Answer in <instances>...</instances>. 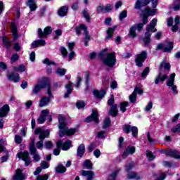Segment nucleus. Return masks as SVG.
I'll return each instance as SVG.
<instances>
[{
	"label": "nucleus",
	"mask_w": 180,
	"mask_h": 180,
	"mask_svg": "<svg viewBox=\"0 0 180 180\" xmlns=\"http://www.w3.org/2000/svg\"><path fill=\"white\" fill-rule=\"evenodd\" d=\"M51 99L49 97L44 96L39 100V108H44V106H47L50 102Z\"/></svg>",
	"instance_id": "nucleus-23"
},
{
	"label": "nucleus",
	"mask_w": 180,
	"mask_h": 180,
	"mask_svg": "<svg viewBox=\"0 0 180 180\" xmlns=\"http://www.w3.org/2000/svg\"><path fill=\"white\" fill-rule=\"evenodd\" d=\"M117 29V25H114L112 27H109L107 31V35H106V39L107 40H109V39H112L113 37V34L115 33V30Z\"/></svg>",
	"instance_id": "nucleus-25"
},
{
	"label": "nucleus",
	"mask_w": 180,
	"mask_h": 180,
	"mask_svg": "<svg viewBox=\"0 0 180 180\" xmlns=\"http://www.w3.org/2000/svg\"><path fill=\"white\" fill-rule=\"evenodd\" d=\"M9 112V105H4L1 108H0V117H5Z\"/></svg>",
	"instance_id": "nucleus-32"
},
{
	"label": "nucleus",
	"mask_w": 180,
	"mask_h": 180,
	"mask_svg": "<svg viewBox=\"0 0 180 180\" xmlns=\"http://www.w3.org/2000/svg\"><path fill=\"white\" fill-rule=\"evenodd\" d=\"M174 82H175V73H172L169 76V79L167 82V86H171L172 91H173L174 95H176V94H178V90H176V86L174 84Z\"/></svg>",
	"instance_id": "nucleus-13"
},
{
	"label": "nucleus",
	"mask_w": 180,
	"mask_h": 180,
	"mask_svg": "<svg viewBox=\"0 0 180 180\" xmlns=\"http://www.w3.org/2000/svg\"><path fill=\"white\" fill-rule=\"evenodd\" d=\"M43 64H46V65H56V62L51 61L46 58L43 60Z\"/></svg>",
	"instance_id": "nucleus-54"
},
{
	"label": "nucleus",
	"mask_w": 180,
	"mask_h": 180,
	"mask_svg": "<svg viewBox=\"0 0 180 180\" xmlns=\"http://www.w3.org/2000/svg\"><path fill=\"white\" fill-rule=\"evenodd\" d=\"M150 72V68L149 67H146L143 71L141 73V77L143 79H146V78H147V75H148V73Z\"/></svg>",
	"instance_id": "nucleus-47"
},
{
	"label": "nucleus",
	"mask_w": 180,
	"mask_h": 180,
	"mask_svg": "<svg viewBox=\"0 0 180 180\" xmlns=\"http://www.w3.org/2000/svg\"><path fill=\"white\" fill-rule=\"evenodd\" d=\"M53 32V28L50 26H47L43 30L41 28L38 29V37L39 39H46L49 34H51Z\"/></svg>",
	"instance_id": "nucleus-10"
},
{
	"label": "nucleus",
	"mask_w": 180,
	"mask_h": 180,
	"mask_svg": "<svg viewBox=\"0 0 180 180\" xmlns=\"http://www.w3.org/2000/svg\"><path fill=\"white\" fill-rule=\"evenodd\" d=\"M46 11H47V6H42V8L40 10L39 16L40 18H43V16H44V15L46 14Z\"/></svg>",
	"instance_id": "nucleus-55"
},
{
	"label": "nucleus",
	"mask_w": 180,
	"mask_h": 180,
	"mask_svg": "<svg viewBox=\"0 0 180 180\" xmlns=\"http://www.w3.org/2000/svg\"><path fill=\"white\" fill-rule=\"evenodd\" d=\"M72 144V142L70 140H67L65 143H63V141L61 140L58 141L56 143V146L58 148L61 147L62 150L64 151H67V150H70V148L71 147V145Z\"/></svg>",
	"instance_id": "nucleus-16"
},
{
	"label": "nucleus",
	"mask_w": 180,
	"mask_h": 180,
	"mask_svg": "<svg viewBox=\"0 0 180 180\" xmlns=\"http://www.w3.org/2000/svg\"><path fill=\"white\" fill-rule=\"evenodd\" d=\"M13 70L17 72H25V68L23 65H20L19 66H14Z\"/></svg>",
	"instance_id": "nucleus-41"
},
{
	"label": "nucleus",
	"mask_w": 180,
	"mask_h": 180,
	"mask_svg": "<svg viewBox=\"0 0 180 180\" xmlns=\"http://www.w3.org/2000/svg\"><path fill=\"white\" fill-rule=\"evenodd\" d=\"M67 92L64 95V98H70V95L72 94V82H69L68 84L65 86Z\"/></svg>",
	"instance_id": "nucleus-30"
},
{
	"label": "nucleus",
	"mask_w": 180,
	"mask_h": 180,
	"mask_svg": "<svg viewBox=\"0 0 180 180\" xmlns=\"http://www.w3.org/2000/svg\"><path fill=\"white\" fill-rule=\"evenodd\" d=\"M31 46H46V41L44 39H38L34 41Z\"/></svg>",
	"instance_id": "nucleus-39"
},
{
	"label": "nucleus",
	"mask_w": 180,
	"mask_h": 180,
	"mask_svg": "<svg viewBox=\"0 0 180 180\" xmlns=\"http://www.w3.org/2000/svg\"><path fill=\"white\" fill-rule=\"evenodd\" d=\"M82 16L86 18V22H88V23H91V16L89 15V13H88V11H86V10L83 11Z\"/></svg>",
	"instance_id": "nucleus-44"
},
{
	"label": "nucleus",
	"mask_w": 180,
	"mask_h": 180,
	"mask_svg": "<svg viewBox=\"0 0 180 180\" xmlns=\"http://www.w3.org/2000/svg\"><path fill=\"white\" fill-rule=\"evenodd\" d=\"M48 79L49 78L44 77L41 83H38L33 86L32 94L34 95H37V94H39L41 89H44V88H46V84L47 83Z\"/></svg>",
	"instance_id": "nucleus-8"
},
{
	"label": "nucleus",
	"mask_w": 180,
	"mask_h": 180,
	"mask_svg": "<svg viewBox=\"0 0 180 180\" xmlns=\"http://www.w3.org/2000/svg\"><path fill=\"white\" fill-rule=\"evenodd\" d=\"M174 46H158L156 50H161L163 53H171Z\"/></svg>",
	"instance_id": "nucleus-31"
},
{
	"label": "nucleus",
	"mask_w": 180,
	"mask_h": 180,
	"mask_svg": "<svg viewBox=\"0 0 180 180\" xmlns=\"http://www.w3.org/2000/svg\"><path fill=\"white\" fill-rule=\"evenodd\" d=\"M83 165L86 169H92V162L89 160H86Z\"/></svg>",
	"instance_id": "nucleus-42"
},
{
	"label": "nucleus",
	"mask_w": 180,
	"mask_h": 180,
	"mask_svg": "<svg viewBox=\"0 0 180 180\" xmlns=\"http://www.w3.org/2000/svg\"><path fill=\"white\" fill-rule=\"evenodd\" d=\"M45 88H46L47 89V94L49 95V96L51 97L53 96V94L51 93V86H50V79H49L46 81V84H45Z\"/></svg>",
	"instance_id": "nucleus-40"
},
{
	"label": "nucleus",
	"mask_w": 180,
	"mask_h": 180,
	"mask_svg": "<svg viewBox=\"0 0 180 180\" xmlns=\"http://www.w3.org/2000/svg\"><path fill=\"white\" fill-rule=\"evenodd\" d=\"M141 19H142V22H139L136 25V27L139 32H141V30H143V27L144 25H147V23H148V21L147 20L146 21V20L143 18H141Z\"/></svg>",
	"instance_id": "nucleus-35"
},
{
	"label": "nucleus",
	"mask_w": 180,
	"mask_h": 180,
	"mask_svg": "<svg viewBox=\"0 0 180 180\" xmlns=\"http://www.w3.org/2000/svg\"><path fill=\"white\" fill-rule=\"evenodd\" d=\"M65 72L66 70L64 68H58L56 70V74H58V75H60V77L65 75Z\"/></svg>",
	"instance_id": "nucleus-53"
},
{
	"label": "nucleus",
	"mask_w": 180,
	"mask_h": 180,
	"mask_svg": "<svg viewBox=\"0 0 180 180\" xmlns=\"http://www.w3.org/2000/svg\"><path fill=\"white\" fill-rule=\"evenodd\" d=\"M107 53L108 49H104L97 54V57H98V58H101V60L103 61V58H105L106 57V55L108 54Z\"/></svg>",
	"instance_id": "nucleus-38"
},
{
	"label": "nucleus",
	"mask_w": 180,
	"mask_h": 180,
	"mask_svg": "<svg viewBox=\"0 0 180 180\" xmlns=\"http://www.w3.org/2000/svg\"><path fill=\"white\" fill-rule=\"evenodd\" d=\"M56 171L58 174H64V172H66L67 168H65V167L63 166V165H58L56 167Z\"/></svg>",
	"instance_id": "nucleus-37"
},
{
	"label": "nucleus",
	"mask_w": 180,
	"mask_h": 180,
	"mask_svg": "<svg viewBox=\"0 0 180 180\" xmlns=\"http://www.w3.org/2000/svg\"><path fill=\"white\" fill-rule=\"evenodd\" d=\"M18 60H19V55H18V53H15V54L12 55V56L11 58V64H13V63H16V61H18Z\"/></svg>",
	"instance_id": "nucleus-57"
},
{
	"label": "nucleus",
	"mask_w": 180,
	"mask_h": 180,
	"mask_svg": "<svg viewBox=\"0 0 180 180\" xmlns=\"http://www.w3.org/2000/svg\"><path fill=\"white\" fill-rule=\"evenodd\" d=\"M146 156L148 158V161H153L154 158H155V155H153V152L150 150H146Z\"/></svg>",
	"instance_id": "nucleus-49"
},
{
	"label": "nucleus",
	"mask_w": 180,
	"mask_h": 180,
	"mask_svg": "<svg viewBox=\"0 0 180 180\" xmlns=\"http://www.w3.org/2000/svg\"><path fill=\"white\" fill-rule=\"evenodd\" d=\"M37 122L39 124H42V123H44L46 122V117L40 115L38 119L37 120Z\"/></svg>",
	"instance_id": "nucleus-62"
},
{
	"label": "nucleus",
	"mask_w": 180,
	"mask_h": 180,
	"mask_svg": "<svg viewBox=\"0 0 180 180\" xmlns=\"http://www.w3.org/2000/svg\"><path fill=\"white\" fill-rule=\"evenodd\" d=\"M67 13H68V7L67 6H63L58 10V15L60 16V18L67 16Z\"/></svg>",
	"instance_id": "nucleus-24"
},
{
	"label": "nucleus",
	"mask_w": 180,
	"mask_h": 180,
	"mask_svg": "<svg viewBox=\"0 0 180 180\" xmlns=\"http://www.w3.org/2000/svg\"><path fill=\"white\" fill-rule=\"evenodd\" d=\"M34 134H39V141L37 143V148L40 149L43 147V141L44 139L50 136V131L49 129H43L41 128H37L34 131Z\"/></svg>",
	"instance_id": "nucleus-2"
},
{
	"label": "nucleus",
	"mask_w": 180,
	"mask_h": 180,
	"mask_svg": "<svg viewBox=\"0 0 180 180\" xmlns=\"http://www.w3.org/2000/svg\"><path fill=\"white\" fill-rule=\"evenodd\" d=\"M27 6H29L31 12H34L37 9V4L36 3H27Z\"/></svg>",
	"instance_id": "nucleus-43"
},
{
	"label": "nucleus",
	"mask_w": 180,
	"mask_h": 180,
	"mask_svg": "<svg viewBox=\"0 0 180 180\" xmlns=\"http://www.w3.org/2000/svg\"><path fill=\"white\" fill-rule=\"evenodd\" d=\"M44 147L47 148V150H51V148H53V143H51L50 141H48L45 142Z\"/></svg>",
	"instance_id": "nucleus-59"
},
{
	"label": "nucleus",
	"mask_w": 180,
	"mask_h": 180,
	"mask_svg": "<svg viewBox=\"0 0 180 180\" xmlns=\"http://www.w3.org/2000/svg\"><path fill=\"white\" fill-rule=\"evenodd\" d=\"M158 21V20H157V18L152 19L150 22L146 26V27H154L157 26Z\"/></svg>",
	"instance_id": "nucleus-51"
},
{
	"label": "nucleus",
	"mask_w": 180,
	"mask_h": 180,
	"mask_svg": "<svg viewBox=\"0 0 180 180\" xmlns=\"http://www.w3.org/2000/svg\"><path fill=\"white\" fill-rule=\"evenodd\" d=\"M172 133H177L180 136V124H178L174 128H172Z\"/></svg>",
	"instance_id": "nucleus-60"
},
{
	"label": "nucleus",
	"mask_w": 180,
	"mask_h": 180,
	"mask_svg": "<svg viewBox=\"0 0 180 180\" xmlns=\"http://www.w3.org/2000/svg\"><path fill=\"white\" fill-rule=\"evenodd\" d=\"M127 179H136V180H140L141 178H143L140 174L134 172H131L128 174L127 175Z\"/></svg>",
	"instance_id": "nucleus-33"
},
{
	"label": "nucleus",
	"mask_w": 180,
	"mask_h": 180,
	"mask_svg": "<svg viewBox=\"0 0 180 180\" xmlns=\"http://www.w3.org/2000/svg\"><path fill=\"white\" fill-rule=\"evenodd\" d=\"M5 139H0V153L5 151L6 148L4 147L5 146Z\"/></svg>",
	"instance_id": "nucleus-61"
},
{
	"label": "nucleus",
	"mask_w": 180,
	"mask_h": 180,
	"mask_svg": "<svg viewBox=\"0 0 180 180\" xmlns=\"http://www.w3.org/2000/svg\"><path fill=\"white\" fill-rule=\"evenodd\" d=\"M127 106H129V102L121 103L120 111L123 112H126V108H127Z\"/></svg>",
	"instance_id": "nucleus-52"
},
{
	"label": "nucleus",
	"mask_w": 180,
	"mask_h": 180,
	"mask_svg": "<svg viewBox=\"0 0 180 180\" xmlns=\"http://www.w3.org/2000/svg\"><path fill=\"white\" fill-rule=\"evenodd\" d=\"M103 63L107 67L112 68L116 65V53L112 52L106 54L105 57L103 58Z\"/></svg>",
	"instance_id": "nucleus-4"
},
{
	"label": "nucleus",
	"mask_w": 180,
	"mask_h": 180,
	"mask_svg": "<svg viewBox=\"0 0 180 180\" xmlns=\"http://www.w3.org/2000/svg\"><path fill=\"white\" fill-rule=\"evenodd\" d=\"M150 2H152V8H157L158 0H136L134 5V9L141 11V8L147 6Z\"/></svg>",
	"instance_id": "nucleus-3"
},
{
	"label": "nucleus",
	"mask_w": 180,
	"mask_h": 180,
	"mask_svg": "<svg viewBox=\"0 0 180 180\" xmlns=\"http://www.w3.org/2000/svg\"><path fill=\"white\" fill-rule=\"evenodd\" d=\"M167 157H172L176 160H180V152L176 150H169V153H167Z\"/></svg>",
	"instance_id": "nucleus-26"
},
{
	"label": "nucleus",
	"mask_w": 180,
	"mask_h": 180,
	"mask_svg": "<svg viewBox=\"0 0 180 180\" xmlns=\"http://www.w3.org/2000/svg\"><path fill=\"white\" fill-rule=\"evenodd\" d=\"M7 78L10 81H13V82H19V81H20V77L18 73H14V72L8 73Z\"/></svg>",
	"instance_id": "nucleus-20"
},
{
	"label": "nucleus",
	"mask_w": 180,
	"mask_h": 180,
	"mask_svg": "<svg viewBox=\"0 0 180 180\" xmlns=\"http://www.w3.org/2000/svg\"><path fill=\"white\" fill-rule=\"evenodd\" d=\"M81 174L82 176H86L87 180L94 179V176L95 175V172H94V171L82 170Z\"/></svg>",
	"instance_id": "nucleus-22"
},
{
	"label": "nucleus",
	"mask_w": 180,
	"mask_h": 180,
	"mask_svg": "<svg viewBox=\"0 0 180 180\" xmlns=\"http://www.w3.org/2000/svg\"><path fill=\"white\" fill-rule=\"evenodd\" d=\"M84 154H85V145L84 143H82L77 148V157H80V158H82Z\"/></svg>",
	"instance_id": "nucleus-29"
},
{
	"label": "nucleus",
	"mask_w": 180,
	"mask_h": 180,
	"mask_svg": "<svg viewBox=\"0 0 180 180\" xmlns=\"http://www.w3.org/2000/svg\"><path fill=\"white\" fill-rule=\"evenodd\" d=\"M129 101L131 103H136V101H137V94L133 91L129 96Z\"/></svg>",
	"instance_id": "nucleus-45"
},
{
	"label": "nucleus",
	"mask_w": 180,
	"mask_h": 180,
	"mask_svg": "<svg viewBox=\"0 0 180 180\" xmlns=\"http://www.w3.org/2000/svg\"><path fill=\"white\" fill-rule=\"evenodd\" d=\"M86 29V25L85 24H80L79 26L75 27V30L76 34L79 35L81 34V31Z\"/></svg>",
	"instance_id": "nucleus-36"
},
{
	"label": "nucleus",
	"mask_w": 180,
	"mask_h": 180,
	"mask_svg": "<svg viewBox=\"0 0 180 180\" xmlns=\"http://www.w3.org/2000/svg\"><path fill=\"white\" fill-rule=\"evenodd\" d=\"M112 9H113V6H112L110 4H107L106 6H104L105 13L110 12Z\"/></svg>",
	"instance_id": "nucleus-58"
},
{
	"label": "nucleus",
	"mask_w": 180,
	"mask_h": 180,
	"mask_svg": "<svg viewBox=\"0 0 180 180\" xmlns=\"http://www.w3.org/2000/svg\"><path fill=\"white\" fill-rule=\"evenodd\" d=\"M142 13L140 14V18H143L147 22H148L149 16H154L157 13V9L155 8H150L148 6L145 7L143 10L141 11Z\"/></svg>",
	"instance_id": "nucleus-6"
},
{
	"label": "nucleus",
	"mask_w": 180,
	"mask_h": 180,
	"mask_svg": "<svg viewBox=\"0 0 180 180\" xmlns=\"http://www.w3.org/2000/svg\"><path fill=\"white\" fill-rule=\"evenodd\" d=\"M125 18H127V10L122 11L120 14V20H123Z\"/></svg>",
	"instance_id": "nucleus-56"
},
{
	"label": "nucleus",
	"mask_w": 180,
	"mask_h": 180,
	"mask_svg": "<svg viewBox=\"0 0 180 180\" xmlns=\"http://www.w3.org/2000/svg\"><path fill=\"white\" fill-rule=\"evenodd\" d=\"M108 103L109 106H111L108 112L109 115H111V116L113 117L117 116V105H113V103H115V97H113V95H112L108 101Z\"/></svg>",
	"instance_id": "nucleus-7"
},
{
	"label": "nucleus",
	"mask_w": 180,
	"mask_h": 180,
	"mask_svg": "<svg viewBox=\"0 0 180 180\" xmlns=\"http://www.w3.org/2000/svg\"><path fill=\"white\" fill-rule=\"evenodd\" d=\"M58 122L59 124L58 129L59 131V136L60 137H64V136H72L75 134L77 129H68L67 127V122H65V117L63 115H59L58 116Z\"/></svg>",
	"instance_id": "nucleus-1"
},
{
	"label": "nucleus",
	"mask_w": 180,
	"mask_h": 180,
	"mask_svg": "<svg viewBox=\"0 0 180 180\" xmlns=\"http://www.w3.org/2000/svg\"><path fill=\"white\" fill-rule=\"evenodd\" d=\"M112 124V122L110 121V118L106 117L105 120H104V124L103 126V129H106L109 127Z\"/></svg>",
	"instance_id": "nucleus-48"
},
{
	"label": "nucleus",
	"mask_w": 180,
	"mask_h": 180,
	"mask_svg": "<svg viewBox=\"0 0 180 180\" xmlns=\"http://www.w3.org/2000/svg\"><path fill=\"white\" fill-rule=\"evenodd\" d=\"M147 59V52L146 51H143L141 53L136 55L135 58L136 65L137 67H143V63L146 61Z\"/></svg>",
	"instance_id": "nucleus-9"
},
{
	"label": "nucleus",
	"mask_w": 180,
	"mask_h": 180,
	"mask_svg": "<svg viewBox=\"0 0 180 180\" xmlns=\"http://www.w3.org/2000/svg\"><path fill=\"white\" fill-rule=\"evenodd\" d=\"M1 37H2L3 44L4 46H11V43H9V41H11V40L9 39V38L6 35H4Z\"/></svg>",
	"instance_id": "nucleus-46"
},
{
	"label": "nucleus",
	"mask_w": 180,
	"mask_h": 180,
	"mask_svg": "<svg viewBox=\"0 0 180 180\" xmlns=\"http://www.w3.org/2000/svg\"><path fill=\"white\" fill-rule=\"evenodd\" d=\"M159 70L160 71H169L171 70V64L169 63H166L165 61H162L160 66H159Z\"/></svg>",
	"instance_id": "nucleus-28"
},
{
	"label": "nucleus",
	"mask_w": 180,
	"mask_h": 180,
	"mask_svg": "<svg viewBox=\"0 0 180 180\" xmlns=\"http://www.w3.org/2000/svg\"><path fill=\"white\" fill-rule=\"evenodd\" d=\"M134 153H136V148H134V146H129L122 153V158H127L129 155H133Z\"/></svg>",
	"instance_id": "nucleus-18"
},
{
	"label": "nucleus",
	"mask_w": 180,
	"mask_h": 180,
	"mask_svg": "<svg viewBox=\"0 0 180 180\" xmlns=\"http://www.w3.org/2000/svg\"><path fill=\"white\" fill-rule=\"evenodd\" d=\"M13 180H25L26 177L25 174L20 170V169H17L15 170V174L13 176Z\"/></svg>",
	"instance_id": "nucleus-19"
},
{
	"label": "nucleus",
	"mask_w": 180,
	"mask_h": 180,
	"mask_svg": "<svg viewBox=\"0 0 180 180\" xmlns=\"http://www.w3.org/2000/svg\"><path fill=\"white\" fill-rule=\"evenodd\" d=\"M122 130L124 133H126L127 134H129V133L131 132L134 137H136L139 133V129H137V127H132L131 125L129 124H124L122 127Z\"/></svg>",
	"instance_id": "nucleus-11"
},
{
	"label": "nucleus",
	"mask_w": 180,
	"mask_h": 180,
	"mask_svg": "<svg viewBox=\"0 0 180 180\" xmlns=\"http://www.w3.org/2000/svg\"><path fill=\"white\" fill-rule=\"evenodd\" d=\"M83 30V34L84 35V38L83 39V43L84 44V46H88V43L91 41V36L89 35V31H88V27L86 26V29Z\"/></svg>",
	"instance_id": "nucleus-21"
},
{
	"label": "nucleus",
	"mask_w": 180,
	"mask_h": 180,
	"mask_svg": "<svg viewBox=\"0 0 180 180\" xmlns=\"http://www.w3.org/2000/svg\"><path fill=\"white\" fill-rule=\"evenodd\" d=\"M29 150L31 155H33L32 158L35 162H39L40 161V155L36 153L37 152V149L36 148V141L32 139L30 143Z\"/></svg>",
	"instance_id": "nucleus-5"
},
{
	"label": "nucleus",
	"mask_w": 180,
	"mask_h": 180,
	"mask_svg": "<svg viewBox=\"0 0 180 180\" xmlns=\"http://www.w3.org/2000/svg\"><path fill=\"white\" fill-rule=\"evenodd\" d=\"M137 30V27L136 25H132L129 29V36L132 37V39H136L137 37V33H136V30Z\"/></svg>",
	"instance_id": "nucleus-34"
},
{
	"label": "nucleus",
	"mask_w": 180,
	"mask_h": 180,
	"mask_svg": "<svg viewBox=\"0 0 180 180\" xmlns=\"http://www.w3.org/2000/svg\"><path fill=\"white\" fill-rule=\"evenodd\" d=\"M168 78V73L164 70H160L158 76L156 77L155 79V83L156 84H160V82H164L165 79Z\"/></svg>",
	"instance_id": "nucleus-15"
},
{
	"label": "nucleus",
	"mask_w": 180,
	"mask_h": 180,
	"mask_svg": "<svg viewBox=\"0 0 180 180\" xmlns=\"http://www.w3.org/2000/svg\"><path fill=\"white\" fill-rule=\"evenodd\" d=\"M76 107L77 109H84V108H85V102L83 101H78L76 103Z\"/></svg>",
	"instance_id": "nucleus-50"
},
{
	"label": "nucleus",
	"mask_w": 180,
	"mask_h": 180,
	"mask_svg": "<svg viewBox=\"0 0 180 180\" xmlns=\"http://www.w3.org/2000/svg\"><path fill=\"white\" fill-rule=\"evenodd\" d=\"M94 96H96L98 99H102L106 95V90L101 89L100 91L98 90H94L93 91Z\"/></svg>",
	"instance_id": "nucleus-27"
},
{
	"label": "nucleus",
	"mask_w": 180,
	"mask_h": 180,
	"mask_svg": "<svg viewBox=\"0 0 180 180\" xmlns=\"http://www.w3.org/2000/svg\"><path fill=\"white\" fill-rule=\"evenodd\" d=\"M40 166L43 169H47V168L50 167V164L46 161H42L40 164Z\"/></svg>",
	"instance_id": "nucleus-63"
},
{
	"label": "nucleus",
	"mask_w": 180,
	"mask_h": 180,
	"mask_svg": "<svg viewBox=\"0 0 180 180\" xmlns=\"http://www.w3.org/2000/svg\"><path fill=\"white\" fill-rule=\"evenodd\" d=\"M17 157L18 158H21V160L25 162L26 167L30 165V162H32V161L30 160V157H29L28 151L25 150L24 152H20L17 154Z\"/></svg>",
	"instance_id": "nucleus-12"
},
{
	"label": "nucleus",
	"mask_w": 180,
	"mask_h": 180,
	"mask_svg": "<svg viewBox=\"0 0 180 180\" xmlns=\"http://www.w3.org/2000/svg\"><path fill=\"white\" fill-rule=\"evenodd\" d=\"M11 30L13 35V41H18L19 39V32H18V25L16 22L12 21L11 22Z\"/></svg>",
	"instance_id": "nucleus-14"
},
{
	"label": "nucleus",
	"mask_w": 180,
	"mask_h": 180,
	"mask_svg": "<svg viewBox=\"0 0 180 180\" xmlns=\"http://www.w3.org/2000/svg\"><path fill=\"white\" fill-rule=\"evenodd\" d=\"M49 179V175H38L36 178V180H47Z\"/></svg>",
	"instance_id": "nucleus-64"
},
{
	"label": "nucleus",
	"mask_w": 180,
	"mask_h": 180,
	"mask_svg": "<svg viewBox=\"0 0 180 180\" xmlns=\"http://www.w3.org/2000/svg\"><path fill=\"white\" fill-rule=\"evenodd\" d=\"M99 115L98 114V110H93L92 114L86 118V123H89L91 122H95V123H98L99 119H98Z\"/></svg>",
	"instance_id": "nucleus-17"
}]
</instances>
